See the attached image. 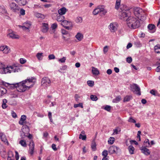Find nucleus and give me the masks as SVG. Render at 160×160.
<instances>
[{
  "mask_svg": "<svg viewBox=\"0 0 160 160\" xmlns=\"http://www.w3.org/2000/svg\"><path fill=\"white\" fill-rule=\"evenodd\" d=\"M131 12L128 9H123L121 12L120 18L126 22L127 26L130 29H135L138 28L140 23L138 18L130 16Z\"/></svg>",
  "mask_w": 160,
  "mask_h": 160,
  "instance_id": "f257e3e1",
  "label": "nucleus"
},
{
  "mask_svg": "<svg viewBox=\"0 0 160 160\" xmlns=\"http://www.w3.org/2000/svg\"><path fill=\"white\" fill-rule=\"evenodd\" d=\"M19 64H13L12 65L8 66L6 67H4V65L2 63V66L0 69V73L1 74H6L21 72V69Z\"/></svg>",
  "mask_w": 160,
  "mask_h": 160,
  "instance_id": "f03ea898",
  "label": "nucleus"
},
{
  "mask_svg": "<svg viewBox=\"0 0 160 160\" xmlns=\"http://www.w3.org/2000/svg\"><path fill=\"white\" fill-rule=\"evenodd\" d=\"M36 82V78L34 77H31V78H27L22 81V82L24 83L27 90L32 87Z\"/></svg>",
  "mask_w": 160,
  "mask_h": 160,
  "instance_id": "7ed1b4c3",
  "label": "nucleus"
},
{
  "mask_svg": "<svg viewBox=\"0 0 160 160\" xmlns=\"http://www.w3.org/2000/svg\"><path fill=\"white\" fill-rule=\"evenodd\" d=\"M16 86H17V90L18 92H23L27 90L25 84L24 82H22V81L18 83H16Z\"/></svg>",
  "mask_w": 160,
  "mask_h": 160,
  "instance_id": "20e7f679",
  "label": "nucleus"
},
{
  "mask_svg": "<svg viewBox=\"0 0 160 160\" xmlns=\"http://www.w3.org/2000/svg\"><path fill=\"white\" fill-rule=\"evenodd\" d=\"M118 23L116 22L111 23L108 26V29L111 32H115L118 30Z\"/></svg>",
  "mask_w": 160,
  "mask_h": 160,
  "instance_id": "39448f33",
  "label": "nucleus"
},
{
  "mask_svg": "<svg viewBox=\"0 0 160 160\" xmlns=\"http://www.w3.org/2000/svg\"><path fill=\"white\" fill-rule=\"evenodd\" d=\"M130 88L132 91L139 95H141L140 88L137 84L133 83L131 85Z\"/></svg>",
  "mask_w": 160,
  "mask_h": 160,
  "instance_id": "423d86ee",
  "label": "nucleus"
},
{
  "mask_svg": "<svg viewBox=\"0 0 160 160\" xmlns=\"http://www.w3.org/2000/svg\"><path fill=\"white\" fill-rule=\"evenodd\" d=\"M51 83V82L49 78L45 77L42 79L41 85L44 88H47L50 86Z\"/></svg>",
  "mask_w": 160,
  "mask_h": 160,
  "instance_id": "0eeeda50",
  "label": "nucleus"
},
{
  "mask_svg": "<svg viewBox=\"0 0 160 160\" xmlns=\"http://www.w3.org/2000/svg\"><path fill=\"white\" fill-rule=\"evenodd\" d=\"M0 51L4 54H7L11 52L10 47L6 45H2L0 46Z\"/></svg>",
  "mask_w": 160,
  "mask_h": 160,
  "instance_id": "6e6552de",
  "label": "nucleus"
},
{
  "mask_svg": "<svg viewBox=\"0 0 160 160\" xmlns=\"http://www.w3.org/2000/svg\"><path fill=\"white\" fill-rule=\"evenodd\" d=\"M9 6L10 9L13 12H17L20 9V8L15 2H12L10 4Z\"/></svg>",
  "mask_w": 160,
  "mask_h": 160,
  "instance_id": "1a4fd4ad",
  "label": "nucleus"
},
{
  "mask_svg": "<svg viewBox=\"0 0 160 160\" xmlns=\"http://www.w3.org/2000/svg\"><path fill=\"white\" fill-rule=\"evenodd\" d=\"M119 148L116 146L114 145L110 147L108 149V152L110 154H113L117 153L118 150H119Z\"/></svg>",
  "mask_w": 160,
  "mask_h": 160,
  "instance_id": "9d476101",
  "label": "nucleus"
},
{
  "mask_svg": "<svg viewBox=\"0 0 160 160\" xmlns=\"http://www.w3.org/2000/svg\"><path fill=\"white\" fill-rule=\"evenodd\" d=\"M49 30L48 25L47 23H43L42 24L41 27V31L44 33H46Z\"/></svg>",
  "mask_w": 160,
  "mask_h": 160,
  "instance_id": "9b49d317",
  "label": "nucleus"
},
{
  "mask_svg": "<svg viewBox=\"0 0 160 160\" xmlns=\"http://www.w3.org/2000/svg\"><path fill=\"white\" fill-rule=\"evenodd\" d=\"M34 142L31 141L29 143V152L31 155H32L34 152Z\"/></svg>",
  "mask_w": 160,
  "mask_h": 160,
  "instance_id": "f8f14e48",
  "label": "nucleus"
},
{
  "mask_svg": "<svg viewBox=\"0 0 160 160\" xmlns=\"http://www.w3.org/2000/svg\"><path fill=\"white\" fill-rule=\"evenodd\" d=\"M7 36L12 39H18L19 38V36L18 35L15 34L13 32L8 34Z\"/></svg>",
  "mask_w": 160,
  "mask_h": 160,
  "instance_id": "ddd939ff",
  "label": "nucleus"
},
{
  "mask_svg": "<svg viewBox=\"0 0 160 160\" xmlns=\"http://www.w3.org/2000/svg\"><path fill=\"white\" fill-rule=\"evenodd\" d=\"M58 27V25L56 23H54L52 24L51 26V30L50 31L51 34H53L55 33L56 31V29Z\"/></svg>",
  "mask_w": 160,
  "mask_h": 160,
  "instance_id": "4468645a",
  "label": "nucleus"
},
{
  "mask_svg": "<svg viewBox=\"0 0 160 160\" xmlns=\"http://www.w3.org/2000/svg\"><path fill=\"white\" fill-rule=\"evenodd\" d=\"M16 83H13V84H9L8 83L5 82L4 84V85L6 87H8V88L11 89H13L15 88L17 89V86H16Z\"/></svg>",
  "mask_w": 160,
  "mask_h": 160,
  "instance_id": "2eb2a0df",
  "label": "nucleus"
},
{
  "mask_svg": "<svg viewBox=\"0 0 160 160\" xmlns=\"http://www.w3.org/2000/svg\"><path fill=\"white\" fill-rule=\"evenodd\" d=\"M142 152L146 155H148L150 153V152L148 148L145 147H142L141 149Z\"/></svg>",
  "mask_w": 160,
  "mask_h": 160,
  "instance_id": "dca6fc26",
  "label": "nucleus"
},
{
  "mask_svg": "<svg viewBox=\"0 0 160 160\" xmlns=\"http://www.w3.org/2000/svg\"><path fill=\"white\" fill-rule=\"evenodd\" d=\"M26 116L25 115H22L21 116L19 121L18 123L19 124L22 125H23V123L24 121L26 119Z\"/></svg>",
  "mask_w": 160,
  "mask_h": 160,
  "instance_id": "f3484780",
  "label": "nucleus"
},
{
  "mask_svg": "<svg viewBox=\"0 0 160 160\" xmlns=\"http://www.w3.org/2000/svg\"><path fill=\"white\" fill-rule=\"evenodd\" d=\"M7 92L6 89L2 87H0V98L2 96Z\"/></svg>",
  "mask_w": 160,
  "mask_h": 160,
  "instance_id": "a211bd4d",
  "label": "nucleus"
},
{
  "mask_svg": "<svg viewBox=\"0 0 160 160\" xmlns=\"http://www.w3.org/2000/svg\"><path fill=\"white\" fill-rule=\"evenodd\" d=\"M67 12L66 9L64 8L63 7L58 10V13L60 15H62L65 14Z\"/></svg>",
  "mask_w": 160,
  "mask_h": 160,
  "instance_id": "6ab92c4d",
  "label": "nucleus"
},
{
  "mask_svg": "<svg viewBox=\"0 0 160 160\" xmlns=\"http://www.w3.org/2000/svg\"><path fill=\"white\" fill-rule=\"evenodd\" d=\"M75 37L79 41H81L83 38V35L81 33L78 32Z\"/></svg>",
  "mask_w": 160,
  "mask_h": 160,
  "instance_id": "aec40b11",
  "label": "nucleus"
},
{
  "mask_svg": "<svg viewBox=\"0 0 160 160\" xmlns=\"http://www.w3.org/2000/svg\"><path fill=\"white\" fill-rule=\"evenodd\" d=\"M54 14L56 15L57 16L56 19L58 22H62L65 19L64 17L62 15H58L56 13H55Z\"/></svg>",
  "mask_w": 160,
  "mask_h": 160,
  "instance_id": "412c9836",
  "label": "nucleus"
},
{
  "mask_svg": "<svg viewBox=\"0 0 160 160\" xmlns=\"http://www.w3.org/2000/svg\"><path fill=\"white\" fill-rule=\"evenodd\" d=\"M71 23H72L71 22H69L64 19L62 22L61 25L63 26L64 27L66 25H71Z\"/></svg>",
  "mask_w": 160,
  "mask_h": 160,
  "instance_id": "4be33fe9",
  "label": "nucleus"
},
{
  "mask_svg": "<svg viewBox=\"0 0 160 160\" xmlns=\"http://www.w3.org/2000/svg\"><path fill=\"white\" fill-rule=\"evenodd\" d=\"M0 13L2 14H5L7 13L6 9L4 6L3 5H0Z\"/></svg>",
  "mask_w": 160,
  "mask_h": 160,
  "instance_id": "5701e85b",
  "label": "nucleus"
},
{
  "mask_svg": "<svg viewBox=\"0 0 160 160\" xmlns=\"http://www.w3.org/2000/svg\"><path fill=\"white\" fill-rule=\"evenodd\" d=\"M121 0H116L115 5V8L117 10H118L120 8L121 5Z\"/></svg>",
  "mask_w": 160,
  "mask_h": 160,
  "instance_id": "b1692460",
  "label": "nucleus"
},
{
  "mask_svg": "<svg viewBox=\"0 0 160 160\" xmlns=\"http://www.w3.org/2000/svg\"><path fill=\"white\" fill-rule=\"evenodd\" d=\"M43 53H38L36 55V57L39 61L42 60V59L43 56Z\"/></svg>",
  "mask_w": 160,
  "mask_h": 160,
  "instance_id": "393cba45",
  "label": "nucleus"
},
{
  "mask_svg": "<svg viewBox=\"0 0 160 160\" xmlns=\"http://www.w3.org/2000/svg\"><path fill=\"white\" fill-rule=\"evenodd\" d=\"M132 98V96L131 95H127L124 97L123 99V101L124 102H128Z\"/></svg>",
  "mask_w": 160,
  "mask_h": 160,
  "instance_id": "a878e982",
  "label": "nucleus"
},
{
  "mask_svg": "<svg viewBox=\"0 0 160 160\" xmlns=\"http://www.w3.org/2000/svg\"><path fill=\"white\" fill-rule=\"evenodd\" d=\"M22 132L24 133L25 132H28L29 130V127L27 125H25L22 127Z\"/></svg>",
  "mask_w": 160,
  "mask_h": 160,
  "instance_id": "bb28decb",
  "label": "nucleus"
},
{
  "mask_svg": "<svg viewBox=\"0 0 160 160\" xmlns=\"http://www.w3.org/2000/svg\"><path fill=\"white\" fill-rule=\"evenodd\" d=\"M92 72L93 74L96 75L99 74V71L97 68L94 67H92Z\"/></svg>",
  "mask_w": 160,
  "mask_h": 160,
  "instance_id": "cd10ccee",
  "label": "nucleus"
},
{
  "mask_svg": "<svg viewBox=\"0 0 160 160\" xmlns=\"http://www.w3.org/2000/svg\"><path fill=\"white\" fill-rule=\"evenodd\" d=\"M128 149L129 151V153L131 154H132L134 153L133 152L134 151L135 149L132 146H129L128 148Z\"/></svg>",
  "mask_w": 160,
  "mask_h": 160,
  "instance_id": "c85d7f7f",
  "label": "nucleus"
},
{
  "mask_svg": "<svg viewBox=\"0 0 160 160\" xmlns=\"http://www.w3.org/2000/svg\"><path fill=\"white\" fill-rule=\"evenodd\" d=\"M100 8L101 7H98L95 9L93 12V14L94 15H96L100 13Z\"/></svg>",
  "mask_w": 160,
  "mask_h": 160,
  "instance_id": "c756f323",
  "label": "nucleus"
},
{
  "mask_svg": "<svg viewBox=\"0 0 160 160\" xmlns=\"http://www.w3.org/2000/svg\"><path fill=\"white\" fill-rule=\"evenodd\" d=\"M7 100L6 99H4L2 100V107L3 109L6 108L8 106L6 104L7 103Z\"/></svg>",
  "mask_w": 160,
  "mask_h": 160,
  "instance_id": "7c9ffc66",
  "label": "nucleus"
},
{
  "mask_svg": "<svg viewBox=\"0 0 160 160\" xmlns=\"http://www.w3.org/2000/svg\"><path fill=\"white\" fill-rule=\"evenodd\" d=\"M121 99V97L120 96H118L112 100V102L117 103L119 102Z\"/></svg>",
  "mask_w": 160,
  "mask_h": 160,
  "instance_id": "2f4dec72",
  "label": "nucleus"
},
{
  "mask_svg": "<svg viewBox=\"0 0 160 160\" xmlns=\"http://www.w3.org/2000/svg\"><path fill=\"white\" fill-rule=\"evenodd\" d=\"M154 49L155 52L157 53H160V45L158 44L156 45L154 47Z\"/></svg>",
  "mask_w": 160,
  "mask_h": 160,
  "instance_id": "473e14b6",
  "label": "nucleus"
},
{
  "mask_svg": "<svg viewBox=\"0 0 160 160\" xmlns=\"http://www.w3.org/2000/svg\"><path fill=\"white\" fill-rule=\"evenodd\" d=\"M35 15L38 18H41V19H43L45 18V16L44 15L38 12L36 13H35Z\"/></svg>",
  "mask_w": 160,
  "mask_h": 160,
  "instance_id": "72a5a7b5",
  "label": "nucleus"
},
{
  "mask_svg": "<svg viewBox=\"0 0 160 160\" xmlns=\"http://www.w3.org/2000/svg\"><path fill=\"white\" fill-rule=\"evenodd\" d=\"M23 25L28 28H29V29H30L32 24L31 22L29 21H26L23 23Z\"/></svg>",
  "mask_w": 160,
  "mask_h": 160,
  "instance_id": "f704fd0d",
  "label": "nucleus"
},
{
  "mask_svg": "<svg viewBox=\"0 0 160 160\" xmlns=\"http://www.w3.org/2000/svg\"><path fill=\"white\" fill-rule=\"evenodd\" d=\"M75 21L77 23H81L82 21V18L81 17H78L76 18Z\"/></svg>",
  "mask_w": 160,
  "mask_h": 160,
  "instance_id": "c9c22d12",
  "label": "nucleus"
},
{
  "mask_svg": "<svg viewBox=\"0 0 160 160\" xmlns=\"http://www.w3.org/2000/svg\"><path fill=\"white\" fill-rule=\"evenodd\" d=\"M150 93L152 95L154 96H158L159 94L158 93L157 91L153 89L151 90L150 91Z\"/></svg>",
  "mask_w": 160,
  "mask_h": 160,
  "instance_id": "e433bc0d",
  "label": "nucleus"
},
{
  "mask_svg": "<svg viewBox=\"0 0 160 160\" xmlns=\"http://www.w3.org/2000/svg\"><path fill=\"white\" fill-rule=\"evenodd\" d=\"M19 143L21 145V146L23 147H26L27 146V144L25 141L24 140H21L19 142Z\"/></svg>",
  "mask_w": 160,
  "mask_h": 160,
  "instance_id": "4c0bfd02",
  "label": "nucleus"
},
{
  "mask_svg": "<svg viewBox=\"0 0 160 160\" xmlns=\"http://www.w3.org/2000/svg\"><path fill=\"white\" fill-rule=\"evenodd\" d=\"M20 27L22 28L23 30L26 31L27 32H30V29L25 26L24 25L22 26H20Z\"/></svg>",
  "mask_w": 160,
  "mask_h": 160,
  "instance_id": "58836bf2",
  "label": "nucleus"
},
{
  "mask_svg": "<svg viewBox=\"0 0 160 160\" xmlns=\"http://www.w3.org/2000/svg\"><path fill=\"white\" fill-rule=\"evenodd\" d=\"M114 140L115 139L113 137H111L109 138L108 142L109 144H112L114 143Z\"/></svg>",
  "mask_w": 160,
  "mask_h": 160,
  "instance_id": "ea45409f",
  "label": "nucleus"
},
{
  "mask_svg": "<svg viewBox=\"0 0 160 160\" xmlns=\"http://www.w3.org/2000/svg\"><path fill=\"white\" fill-rule=\"evenodd\" d=\"M144 143L147 144V145H146V146L147 147L149 148L151 147V145L148 139H145L144 141Z\"/></svg>",
  "mask_w": 160,
  "mask_h": 160,
  "instance_id": "a19ab883",
  "label": "nucleus"
},
{
  "mask_svg": "<svg viewBox=\"0 0 160 160\" xmlns=\"http://www.w3.org/2000/svg\"><path fill=\"white\" fill-rule=\"evenodd\" d=\"M91 99L93 101H96L98 99V98L95 95H92L90 96Z\"/></svg>",
  "mask_w": 160,
  "mask_h": 160,
  "instance_id": "79ce46f5",
  "label": "nucleus"
},
{
  "mask_svg": "<svg viewBox=\"0 0 160 160\" xmlns=\"http://www.w3.org/2000/svg\"><path fill=\"white\" fill-rule=\"evenodd\" d=\"M120 129L119 128H116L113 129V133L114 135L117 134L118 133V132H120Z\"/></svg>",
  "mask_w": 160,
  "mask_h": 160,
  "instance_id": "37998d69",
  "label": "nucleus"
},
{
  "mask_svg": "<svg viewBox=\"0 0 160 160\" xmlns=\"http://www.w3.org/2000/svg\"><path fill=\"white\" fill-rule=\"evenodd\" d=\"M134 44L138 47H140L142 46V44L139 41L137 40L134 42Z\"/></svg>",
  "mask_w": 160,
  "mask_h": 160,
  "instance_id": "c03bdc74",
  "label": "nucleus"
},
{
  "mask_svg": "<svg viewBox=\"0 0 160 160\" xmlns=\"http://www.w3.org/2000/svg\"><path fill=\"white\" fill-rule=\"evenodd\" d=\"M66 58L65 57H63L61 58H60L58 59V61L61 63H64L65 62Z\"/></svg>",
  "mask_w": 160,
  "mask_h": 160,
  "instance_id": "a18cd8bd",
  "label": "nucleus"
},
{
  "mask_svg": "<svg viewBox=\"0 0 160 160\" xmlns=\"http://www.w3.org/2000/svg\"><path fill=\"white\" fill-rule=\"evenodd\" d=\"M107 12V11L103 8H100V13H102L103 15H105Z\"/></svg>",
  "mask_w": 160,
  "mask_h": 160,
  "instance_id": "49530a36",
  "label": "nucleus"
},
{
  "mask_svg": "<svg viewBox=\"0 0 160 160\" xmlns=\"http://www.w3.org/2000/svg\"><path fill=\"white\" fill-rule=\"evenodd\" d=\"M27 3V1L26 0H21L19 4L20 5L24 6Z\"/></svg>",
  "mask_w": 160,
  "mask_h": 160,
  "instance_id": "de8ad7c7",
  "label": "nucleus"
},
{
  "mask_svg": "<svg viewBox=\"0 0 160 160\" xmlns=\"http://www.w3.org/2000/svg\"><path fill=\"white\" fill-rule=\"evenodd\" d=\"M78 107H81L82 108H83L82 103H80L78 104H75L74 105V108H76Z\"/></svg>",
  "mask_w": 160,
  "mask_h": 160,
  "instance_id": "09e8293b",
  "label": "nucleus"
},
{
  "mask_svg": "<svg viewBox=\"0 0 160 160\" xmlns=\"http://www.w3.org/2000/svg\"><path fill=\"white\" fill-rule=\"evenodd\" d=\"M79 138L82 139V140H85L86 138V136L85 135H82V134H80L79 136Z\"/></svg>",
  "mask_w": 160,
  "mask_h": 160,
  "instance_id": "8fccbe9b",
  "label": "nucleus"
},
{
  "mask_svg": "<svg viewBox=\"0 0 160 160\" xmlns=\"http://www.w3.org/2000/svg\"><path fill=\"white\" fill-rule=\"evenodd\" d=\"M148 28L150 30H153L155 28V26L152 24H149L148 26Z\"/></svg>",
  "mask_w": 160,
  "mask_h": 160,
  "instance_id": "3c124183",
  "label": "nucleus"
},
{
  "mask_svg": "<svg viewBox=\"0 0 160 160\" xmlns=\"http://www.w3.org/2000/svg\"><path fill=\"white\" fill-rule=\"evenodd\" d=\"M87 83L88 85L90 87H92L94 85V82L92 81H88Z\"/></svg>",
  "mask_w": 160,
  "mask_h": 160,
  "instance_id": "603ef678",
  "label": "nucleus"
},
{
  "mask_svg": "<svg viewBox=\"0 0 160 160\" xmlns=\"http://www.w3.org/2000/svg\"><path fill=\"white\" fill-rule=\"evenodd\" d=\"M128 121L131 123H135L136 121L135 120L133 119L132 117H130L129 118Z\"/></svg>",
  "mask_w": 160,
  "mask_h": 160,
  "instance_id": "864d4df0",
  "label": "nucleus"
},
{
  "mask_svg": "<svg viewBox=\"0 0 160 160\" xmlns=\"http://www.w3.org/2000/svg\"><path fill=\"white\" fill-rule=\"evenodd\" d=\"M0 138L2 141L3 142H4L8 143V140L7 139V138L5 135H4V137H2Z\"/></svg>",
  "mask_w": 160,
  "mask_h": 160,
  "instance_id": "5fc2aeb1",
  "label": "nucleus"
},
{
  "mask_svg": "<svg viewBox=\"0 0 160 160\" xmlns=\"http://www.w3.org/2000/svg\"><path fill=\"white\" fill-rule=\"evenodd\" d=\"M104 109L108 112H109L111 109V107L110 106L107 105L105 106Z\"/></svg>",
  "mask_w": 160,
  "mask_h": 160,
  "instance_id": "6e6d98bb",
  "label": "nucleus"
},
{
  "mask_svg": "<svg viewBox=\"0 0 160 160\" xmlns=\"http://www.w3.org/2000/svg\"><path fill=\"white\" fill-rule=\"evenodd\" d=\"M102 155L103 156L107 157L108 155L107 151L106 150H104L102 153Z\"/></svg>",
  "mask_w": 160,
  "mask_h": 160,
  "instance_id": "4d7b16f0",
  "label": "nucleus"
},
{
  "mask_svg": "<svg viewBox=\"0 0 160 160\" xmlns=\"http://www.w3.org/2000/svg\"><path fill=\"white\" fill-rule=\"evenodd\" d=\"M26 60L23 58H21L20 59V62L22 64H23L26 62Z\"/></svg>",
  "mask_w": 160,
  "mask_h": 160,
  "instance_id": "13d9d810",
  "label": "nucleus"
},
{
  "mask_svg": "<svg viewBox=\"0 0 160 160\" xmlns=\"http://www.w3.org/2000/svg\"><path fill=\"white\" fill-rule=\"evenodd\" d=\"M12 116L14 118H16L17 117V116L16 113L13 111L11 112Z\"/></svg>",
  "mask_w": 160,
  "mask_h": 160,
  "instance_id": "bf43d9fd",
  "label": "nucleus"
},
{
  "mask_svg": "<svg viewBox=\"0 0 160 160\" xmlns=\"http://www.w3.org/2000/svg\"><path fill=\"white\" fill-rule=\"evenodd\" d=\"M68 26H65L64 27L68 30L71 29L72 27V23H71V25H68Z\"/></svg>",
  "mask_w": 160,
  "mask_h": 160,
  "instance_id": "052dcab7",
  "label": "nucleus"
},
{
  "mask_svg": "<svg viewBox=\"0 0 160 160\" xmlns=\"http://www.w3.org/2000/svg\"><path fill=\"white\" fill-rule=\"evenodd\" d=\"M49 60L53 59L55 58V56L53 54H50L48 57Z\"/></svg>",
  "mask_w": 160,
  "mask_h": 160,
  "instance_id": "680f3d73",
  "label": "nucleus"
},
{
  "mask_svg": "<svg viewBox=\"0 0 160 160\" xmlns=\"http://www.w3.org/2000/svg\"><path fill=\"white\" fill-rule=\"evenodd\" d=\"M126 61L130 63L132 62V59L131 57H128L127 58Z\"/></svg>",
  "mask_w": 160,
  "mask_h": 160,
  "instance_id": "e2e57ef3",
  "label": "nucleus"
},
{
  "mask_svg": "<svg viewBox=\"0 0 160 160\" xmlns=\"http://www.w3.org/2000/svg\"><path fill=\"white\" fill-rule=\"evenodd\" d=\"M20 13L21 15H24L25 14V10L22 8L20 9Z\"/></svg>",
  "mask_w": 160,
  "mask_h": 160,
  "instance_id": "0e129e2a",
  "label": "nucleus"
},
{
  "mask_svg": "<svg viewBox=\"0 0 160 160\" xmlns=\"http://www.w3.org/2000/svg\"><path fill=\"white\" fill-rule=\"evenodd\" d=\"M141 134V132L140 131H138V132L137 138L139 139V141H140V140H141V138H140Z\"/></svg>",
  "mask_w": 160,
  "mask_h": 160,
  "instance_id": "69168bd1",
  "label": "nucleus"
},
{
  "mask_svg": "<svg viewBox=\"0 0 160 160\" xmlns=\"http://www.w3.org/2000/svg\"><path fill=\"white\" fill-rule=\"evenodd\" d=\"M15 158L16 159V160H18L19 158V154L18 152L17 151H15Z\"/></svg>",
  "mask_w": 160,
  "mask_h": 160,
  "instance_id": "338daca9",
  "label": "nucleus"
},
{
  "mask_svg": "<svg viewBox=\"0 0 160 160\" xmlns=\"http://www.w3.org/2000/svg\"><path fill=\"white\" fill-rule=\"evenodd\" d=\"M108 51V48L107 46H105L103 48V52L104 53H106Z\"/></svg>",
  "mask_w": 160,
  "mask_h": 160,
  "instance_id": "774afa93",
  "label": "nucleus"
}]
</instances>
